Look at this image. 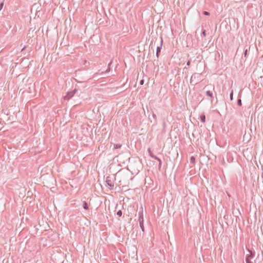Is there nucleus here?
Returning <instances> with one entry per match:
<instances>
[{"instance_id": "nucleus-1", "label": "nucleus", "mask_w": 263, "mask_h": 263, "mask_svg": "<svg viewBox=\"0 0 263 263\" xmlns=\"http://www.w3.org/2000/svg\"><path fill=\"white\" fill-rule=\"evenodd\" d=\"M129 167L133 174H137L142 168L141 162L139 160H134L130 163Z\"/></svg>"}, {"instance_id": "nucleus-2", "label": "nucleus", "mask_w": 263, "mask_h": 263, "mask_svg": "<svg viewBox=\"0 0 263 263\" xmlns=\"http://www.w3.org/2000/svg\"><path fill=\"white\" fill-rule=\"evenodd\" d=\"M116 177L114 175L107 176L106 178L105 182L106 185L108 186L109 190H112L115 186V181Z\"/></svg>"}, {"instance_id": "nucleus-3", "label": "nucleus", "mask_w": 263, "mask_h": 263, "mask_svg": "<svg viewBox=\"0 0 263 263\" xmlns=\"http://www.w3.org/2000/svg\"><path fill=\"white\" fill-rule=\"evenodd\" d=\"M213 91H214L215 94V97L216 100H217L216 92L215 91L214 86H212L211 88V90H208L205 92V94L208 97H209L211 98V101L212 102L214 100V97L213 95Z\"/></svg>"}, {"instance_id": "nucleus-4", "label": "nucleus", "mask_w": 263, "mask_h": 263, "mask_svg": "<svg viewBox=\"0 0 263 263\" xmlns=\"http://www.w3.org/2000/svg\"><path fill=\"white\" fill-rule=\"evenodd\" d=\"M250 252L249 254L247 255L246 257V263H252L251 261V259L253 258L255 256V252L248 250Z\"/></svg>"}, {"instance_id": "nucleus-5", "label": "nucleus", "mask_w": 263, "mask_h": 263, "mask_svg": "<svg viewBox=\"0 0 263 263\" xmlns=\"http://www.w3.org/2000/svg\"><path fill=\"white\" fill-rule=\"evenodd\" d=\"M139 221L140 224V227L143 233H144V218L143 216V213H139Z\"/></svg>"}, {"instance_id": "nucleus-6", "label": "nucleus", "mask_w": 263, "mask_h": 263, "mask_svg": "<svg viewBox=\"0 0 263 263\" xmlns=\"http://www.w3.org/2000/svg\"><path fill=\"white\" fill-rule=\"evenodd\" d=\"M250 46L249 45H246L245 47V48H244V52L243 53V56L241 58L242 60L243 59V58H245L244 62L246 61V60L248 55V52L250 51Z\"/></svg>"}, {"instance_id": "nucleus-7", "label": "nucleus", "mask_w": 263, "mask_h": 263, "mask_svg": "<svg viewBox=\"0 0 263 263\" xmlns=\"http://www.w3.org/2000/svg\"><path fill=\"white\" fill-rule=\"evenodd\" d=\"M77 91V89H74L73 91L68 92L67 95L65 96L64 99L65 100H69L74 96Z\"/></svg>"}, {"instance_id": "nucleus-8", "label": "nucleus", "mask_w": 263, "mask_h": 263, "mask_svg": "<svg viewBox=\"0 0 263 263\" xmlns=\"http://www.w3.org/2000/svg\"><path fill=\"white\" fill-rule=\"evenodd\" d=\"M162 44H163V39H162V37H161L160 45V46H157V47L156 56L157 58H159V55H160V53L161 52V50L162 48Z\"/></svg>"}, {"instance_id": "nucleus-9", "label": "nucleus", "mask_w": 263, "mask_h": 263, "mask_svg": "<svg viewBox=\"0 0 263 263\" xmlns=\"http://www.w3.org/2000/svg\"><path fill=\"white\" fill-rule=\"evenodd\" d=\"M199 77H200V74L199 73H195L194 74H193L191 78L190 83H192L193 82L194 80L196 79V78H198Z\"/></svg>"}, {"instance_id": "nucleus-10", "label": "nucleus", "mask_w": 263, "mask_h": 263, "mask_svg": "<svg viewBox=\"0 0 263 263\" xmlns=\"http://www.w3.org/2000/svg\"><path fill=\"white\" fill-rule=\"evenodd\" d=\"M82 206H83V208L86 210H89V206L88 205V203L85 201H84L83 202V204H82Z\"/></svg>"}, {"instance_id": "nucleus-11", "label": "nucleus", "mask_w": 263, "mask_h": 263, "mask_svg": "<svg viewBox=\"0 0 263 263\" xmlns=\"http://www.w3.org/2000/svg\"><path fill=\"white\" fill-rule=\"evenodd\" d=\"M200 119L202 123H204L205 121V116L204 114L201 115L200 116Z\"/></svg>"}, {"instance_id": "nucleus-12", "label": "nucleus", "mask_w": 263, "mask_h": 263, "mask_svg": "<svg viewBox=\"0 0 263 263\" xmlns=\"http://www.w3.org/2000/svg\"><path fill=\"white\" fill-rule=\"evenodd\" d=\"M122 146V145L120 144H114V149H118L120 148Z\"/></svg>"}, {"instance_id": "nucleus-13", "label": "nucleus", "mask_w": 263, "mask_h": 263, "mask_svg": "<svg viewBox=\"0 0 263 263\" xmlns=\"http://www.w3.org/2000/svg\"><path fill=\"white\" fill-rule=\"evenodd\" d=\"M150 156H151L152 158H154V159H156V160H158V161H159L160 160H161V159H160L159 158L157 157L156 156H155V155H153V154H150Z\"/></svg>"}, {"instance_id": "nucleus-14", "label": "nucleus", "mask_w": 263, "mask_h": 263, "mask_svg": "<svg viewBox=\"0 0 263 263\" xmlns=\"http://www.w3.org/2000/svg\"><path fill=\"white\" fill-rule=\"evenodd\" d=\"M190 162L192 164H194L195 163V157L194 156H192L191 157Z\"/></svg>"}, {"instance_id": "nucleus-15", "label": "nucleus", "mask_w": 263, "mask_h": 263, "mask_svg": "<svg viewBox=\"0 0 263 263\" xmlns=\"http://www.w3.org/2000/svg\"><path fill=\"white\" fill-rule=\"evenodd\" d=\"M111 62H110L108 64V68L106 69V72H108L110 71V65H111Z\"/></svg>"}, {"instance_id": "nucleus-16", "label": "nucleus", "mask_w": 263, "mask_h": 263, "mask_svg": "<svg viewBox=\"0 0 263 263\" xmlns=\"http://www.w3.org/2000/svg\"><path fill=\"white\" fill-rule=\"evenodd\" d=\"M230 99L231 101L233 100V90H232L230 95Z\"/></svg>"}, {"instance_id": "nucleus-17", "label": "nucleus", "mask_w": 263, "mask_h": 263, "mask_svg": "<svg viewBox=\"0 0 263 263\" xmlns=\"http://www.w3.org/2000/svg\"><path fill=\"white\" fill-rule=\"evenodd\" d=\"M117 215L119 216V217H121L122 215V212L121 210H119L117 212Z\"/></svg>"}, {"instance_id": "nucleus-18", "label": "nucleus", "mask_w": 263, "mask_h": 263, "mask_svg": "<svg viewBox=\"0 0 263 263\" xmlns=\"http://www.w3.org/2000/svg\"><path fill=\"white\" fill-rule=\"evenodd\" d=\"M201 35L204 36V37H205L206 35V30H203L202 31V33H201Z\"/></svg>"}, {"instance_id": "nucleus-19", "label": "nucleus", "mask_w": 263, "mask_h": 263, "mask_svg": "<svg viewBox=\"0 0 263 263\" xmlns=\"http://www.w3.org/2000/svg\"><path fill=\"white\" fill-rule=\"evenodd\" d=\"M237 105L238 106H241L242 105V103H241V100L240 99H239L238 100H237Z\"/></svg>"}, {"instance_id": "nucleus-20", "label": "nucleus", "mask_w": 263, "mask_h": 263, "mask_svg": "<svg viewBox=\"0 0 263 263\" xmlns=\"http://www.w3.org/2000/svg\"><path fill=\"white\" fill-rule=\"evenodd\" d=\"M161 165H162V161H161V160H160L159 161V164H158V167H159V170H160V168L161 167Z\"/></svg>"}, {"instance_id": "nucleus-21", "label": "nucleus", "mask_w": 263, "mask_h": 263, "mask_svg": "<svg viewBox=\"0 0 263 263\" xmlns=\"http://www.w3.org/2000/svg\"><path fill=\"white\" fill-rule=\"evenodd\" d=\"M3 6H4V3L1 2L0 3V11L2 9Z\"/></svg>"}, {"instance_id": "nucleus-22", "label": "nucleus", "mask_w": 263, "mask_h": 263, "mask_svg": "<svg viewBox=\"0 0 263 263\" xmlns=\"http://www.w3.org/2000/svg\"><path fill=\"white\" fill-rule=\"evenodd\" d=\"M203 14L205 15H210V13L208 11H203Z\"/></svg>"}, {"instance_id": "nucleus-23", "label": "nucleus", "mask_w": 263, "mask_h": 263, "mask_svg": "<svg viewBox=\"0 0 263 263\" xmlns=\"http://www.w3.org/2000/svg\"><path fill=\"white\" fill-rule=\"evenodd\" d=\"M153 118L155 120V121H156L157 120V116L155 114H153Z\"/></svg>"}, {"instance_id": "nucleus-24", "label": "nucleus", "mask_w": 263, "mask_h": 263, "mask_svg": "<svg viewBox=\"0 0 263 263\" xmlns=\"http://www.w3.org/2000/svg\"><path fill=\"white\" fill-rule=\"evenodd\" d=\"M144 80H141L140 81V84L141 85H143L144 84Z\"/></svg>"}, {"instance_id": "nucleus-25", "label": "nucleus", "mask_w": 263, "mask_h": 263, "mask_svg": "<svg viewBox=\"0 0 263 263\" xmlns=\"http://www.w3.org/2000/svg\"><path fill=\"white\" fill-rule=\"evenodd\" d=\"M190 64H191V60H189V61L187 62V63H186V65H187V66H189L190 65Z\"/></svg>"}]
</instances>
